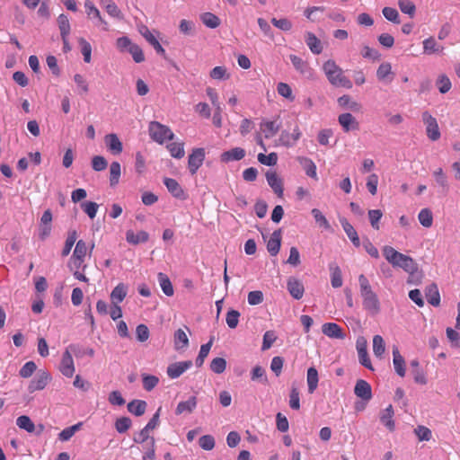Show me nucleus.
Here are the masks:
<instances>
[{"label":"nucleus","mask_w":460,"mask_h":460,"mask_svg":"<svg viewBox=\"0 0 460 460\" xmlns=\"http://www.w3.org/2000/svg\"><path fill=\"white\" fill-rule=\"evenodd\" d=\"M358 283L364 309L372 315L377 314L380 312V302L377 295L372 290L368 279L365 275L360 274Z\"/></svg>","instance_id":"nucleus-1"},{"label":"nucleus","mask_w":460,"mask_h":460,"mask_svg":"<svg viewBox=\"0 0 460 460\" xmlns=\"http://www.w3.org/2000/svg\"><path fill=\"white\" fill-rule=\"evenodd\" d=\"M323 70L329 83L335 87L351 89L352 82L344 75V71L332 59H329L323 65Z\"/></svg>","instance_id":"nucleus-2"},{"label":"nucleus","mask_w":460,"mask_h":460,"mask_svg":"<svg viewBox=\"0 0 460 460\" xmlns=\"http://www.w3.org/2000/svg\"><path fill=\"white\" fill-rule=\"evenodd\" d=\"M148 133L152 140L163 145L166 141H171L174 138V133L172 129L158 121H151L148 124Z\"/></svg>","instance_id":"nucleus-3"},{"label":"nucleus","mask_w":460,"mask_h":460,"mask_svg":"<svg viewBox=\"0 0 460 460\" xmlns=\"http://www.w3.org/2000/svg\"><path fill=\"white\" fill-rule=\"evenodd\" d=\"M75 346L70 345L62 355L59 370L66 377H72L75 373V365L70 350L75 353Z\"/></svg>","instance_id":"nucleus-4"},{"label":"nucleus","mask_w":460,"mask_h":460,"mask_svg":"<svg viewBox=\"0 0 460 460\" xmlns=\"http://www.w3.org/2000/svg\"><path fill=\"white\" fill-rule=\"evenodd\" d=\"M205 149L194 148L188 157V168L191 175L196 174L205 160Z\"/></svg>","instance_id":"nucleus-5"},{"label":"nucleus","mask_w":460,"mask_h":460,"mask_svg":"<svg viewBox=\"0 0 460 460\" xmlns=\"http://www.w3.org/2000/svg\"><path fill=\"white\" fill-rule=\"evenodd\" d=\"M422 120L426 125V132L428 137L432 141L439 139L440 131L437 119L428 111H424L422 113Z\"/></svg>","instance_id":"nucleus-6"},{"label":"nucleus","mask_w":460,"mask_h":460,"mask_svg":"<svg viewBox=\"0 0 460 460\" xmlns=\"http://www.w3.org/2000/svg\"><path fill=\"white\" fill-rule=\"evenodd\" d=\"M50 380L51 375L47 370L40 369L36 376L30 382L28 389L31 393L43 390Z\"/></svg>","instance_id":"nucleus-7"},{"label":"nucleus","mask_w":460,"mask_h":460,"mask_svg":"<svg viewBox=\"0 0 460 460\" xmlns=\"http://www.w3.org/2000/svg\"><path fill=\"white\" fill-rule=\"evenodd\" d=\"M88 247L86 243L83 240H79L76 243L75 251L72 255V263L75 267V269H80L83 267V270L86 268V265H83L84 261V258L87 254Z\"/></svg>","instance_id":"nucleus-8"},{"label":"nucleus","mask_w":460,"mask_h":460,"mask_svg":"<svg viewBox=\"0 0 460 460\" xmlns=\"http://www.w3.org/2000/svg\"><path fill=\"white\" fill-rule=\"evenodd\" d=\"M357 350L358 355L359 363L369 370H374L370 358L367 354V341L364 338H359L357 341Z\"/></svg>","instance_id":"nucleus-9"},{"label":"nucleus","mask_w":460,"mask_h":460,"mask_svg":"<svg viewBox=\"0 0 460 460\" xmlns=\"http://www.w3.org/2000/svg\"><path fill=\"white\" fill-rule=\"evenodd\" d=\"M192 367V361H180L170 364L167 367V375L170 378L175 379Z\"/></svg>","instance_id":"nucleus-10"},{"label":"nucleus","mask_w":460,"mask_h":460,"mask_svg":"<svg viewBox=\"0 0 460 460\" xmlns=\"http://www.w3.org/2000/svg\"><path fill=\"white\" fill-rule=\"evenodd\" d=\"M338 121L343 131L346 133L351 130L359 129V123L351 113L346 112L340 114L338 117Z\"/></svg>","instance_id":"nucleus-11"},{"label":"nucleus","mask_w":460,"mask_h":460,"mask_svg":"<svg viewBox=\"0 0 460 460\" xmlns=\"http://www.w3.org/2000/svg\"><path fill=\"white\" fill-rule=\"evenodd\" d=\"M287 288L293 298L299 300L303 297L305 288L298 279L294 277L289 278L287 282Z\"/></svg>","instance_id":"nucleus-12"},{"label":"nucleus","mask_w":460,"mask_h":460,"mask_svg":"<svg viewBox=\"0 0 460 460\" xmlns=\"http://www.w3.org/2000/svg\"><path fill=\"white\" fill-rule=\"evenodd\" d=\"M354 393L358 398H361L366 402L370 401L372 398V388L370 385L363 379L357 381L354 387Z\"/></svg>","instance_id":"nucleus-13"},{"label":"nucleus","mask_w":460,"mask_h":460,"mask_svg":"<svg viewBox=\"0 0 460 460\" xmlns=\"http://www.w3.org/2000/svg\"><path fill=\"white\" fill-rule=\"evenodd\" d=\"M246 155V152L242 147H234L230 150L225 151L220 155V160L223 163H229L232 161H240Z\"/></svg>","instance_id":"nucleus-14"},{"label":"nucleus","mask_w":460,"mask_h":460,"mask_svg":"<svg viewBox=\"0 0 460 460\" xmlns=\"http://www.w3.org/2000/svg\"><path fill=\"white\" fill-rule=\"evenodd\" d=\"M84 8L87 16L90 19L95 18L98 19L99 22L103 26L104 31H108V22L102 17L99 9L93 4V3L90 0H85Z\"/></svg>","instance_id":"nucleus-15"},{"label":"nucleus","mask_w":460,"mask_h":460,"mask_svg":"<svg viewBox=\"0 0 460 460\" xmlns=\"http://www.w3.org/2000/svg\"><path fill=\"white\" fill-rule=\"evenodd\" d=\"M268 184L272 188L274 192L281 198L283 196V183L276 172H268L266 173Z\"/></svg>","instance_id":"nucleus-16"},{"label":"nucleus","mask_w":460,"mask_h":460,"mask_svg":"<svg viewBox=\"0 0 460 460\" xmlns=\"http://www.w3.org/2000/svg\"><path fill=\"white\" fill-rule=\"evenodd\" d=\"M323 333L333 339H344L343 330L335 323H326L322 326Z\"/></svg>","instance_id":"nucleus-17"},{"label":"nucleus","mask_w":460,"mask_h":460,"mask_svg":"<svg viewBox=\"0 0 460 460\" xmlns=\"http://www.w3.org/2000/svg\"><path fill=\"white\" fill-rule=\"evenodd\" d=\"M108 150L113 155H119L123 150V146L116 134H109L104 138Z\"/></svg>","instance_id":"nucleus-18"},{"label":"nucleus","mask_w":460,"mask_h":460,"mask_svg":"<svg viewBox=\"0 0 460 460\" xmlns=\"http://www.w3.org/2000/svg\"><path fill=\"white\" fill-rule=\"evenodd\" d=\"M392 266L402 268L407 272H411L416 268L413 259L401 252L398 253V257Z\"/></svg>","instance_id":"nucleus-19"},{"label":"nucleus","mask_w":460,"mask_h":460,"mask_svg":"<svg viewBox=\"0 0 460 460\" xmlns=\"http://www.w3.org/2000/svg\"><path fill=\"white\" fill-rule=\"evenodd\" d=\"M281 246V230H276L272 233L267 243V250L270 255L276 256Z\"/></svg>","instance_id":"nucleus-20"},{"label":"nucleus","mask_w":460,"mask_h":460,"mask_svg":"<svg viewBox=\"0 0 460 460\" xmlns=\"http://www.w3.org/2000/svg\"><path fill=\"white\" fill-rule=\"evenodd\" d=\"M340 223L354 246L359 247L360 240L353 226L345 217L340 218Z\"/></svg>","instance_id":"nucleus-21"},{"label":"nucleus","mask_w":460,"mask_h":460,"mask_svg":"<svg viewBox=\"0 0 460 460\" xmlns=\"http://www.w3.org/2000/svg\"><path fill=\"white\" fill-rule=\"evenodd\" d=\"M142 36L146 40V41L153 46V48L155 49V51L162 55L165 56V49L163 48V46L160 44L156 37L149 31L147 27H144L140 31Z\"/></svg>","instance_id":"nucleus-22"},{"label":"nucleus","mask_w":460,"mask_h":460,"mask_svg":"<svg viewBox=\"0 0 460 460\" xmlns=\"http://www.w3.org/2000/svg\"><path fill=\"white\" fill-rule=\"evenodd\" d=\"M376 77L381 82H392L394 79V73L392 66L389 62H383L380 64L376 70Z\"/></svg>","instance_id":"nucleus-23"},{"label":"nucleus","mask_w":460,"mask_h":460,"mask_svg":"<svg viewBox=\"0 0 460 460\" xmlns=\"http://www.w3.org/2000/svg\"><path fill=\"white\" fill-rule=\"evenodd\" d=\"M337 102L340 107L349 109L354 112H360L362 110L361 104L354 101L349 94L339 97Z\"/></svg>","instance_id":"nucleus-24"},{"label":"nucleus","mask_w":460,"mask_h":460,"mask_svg":"<svg viewBox=\"0 0 460 460\" xmlns=\"http://www.w3.org/2000/svg\"><path fill=\"white\" fill-rule=\"evenodd\" d=\"M164 183L173 197L181 199H185L184 190L176 180L172 178H164Z\"/></svg>","instance_id":"nucleus-25"},{"label":"nucleus","mask_w":460,"mask_h":460,"mask_svg":"<svg viewBox=\"0 0 460 460\" xmlns=\"http://www.w3.org/2000/svg\"><path fill=\"white\" fill-rule=\"evenodd\" d=\"M393 364L396 374L401 377H403L406 373L405 360L396 347L393 349Z\"/></svg>","instance_id":"nucleus-26"},{"label":"nucleus","mask_w":460,"mask_h":460,"mask_svg":"<svg viewBox=\"0 0 460 460\" xmlns=\"http://www.w3.org/2000/svg\"><path fill=\"white\" fill-rule=\"evenodd\" d=\"M394 408L391 404H389L380 415L381 422L389 429V431H394L395 429V423L394 420Z\"/></svg>","instance_id":"nucleus-27"},{"label":"nucleus","mask_w":460,"mask_h":460,"mask_svg":"<svg viewBox=\"0 0 460 460\" xmlns=\"http://www.w3.org/2000/svg\"><path fill=\"white\" fill-rule=\"evenodd\" d=\"M297 161L305 172V174L314 180H318L316 165L312 159L305 156H298Z\"/></svg>","instance_id":"nucleus-28"},{"label":"nucleus","mask_w":460,"mask_h":460,"mask_svg":"<svg viewBox=\"0 0 460 460\" xmlns=\"http://www.w3.org/2000/svg\"><path fill=\"white\" fill-rule=\"evenodd\" d=\"M100 4L111 17L118 20H122L124 18L122 12L113 1L100 0Z\"/></svg>","instance_id":"nucleus-29"},{"label":"nucleus","mask_w":460,"mask_h":460,"mask_svg":"<svg viewBox=\"0 0 460 460\" xmlns=\"http://www.w3.org/2000/svg\"><path fill=\"white\" fill-rule=\"evenodd\" d=\"M411 367V374L415 383L420 385H426L428 380L425 372L421 369L418 359H413L410 363Z\"/></svg>","instance_id":"nucleus-30"},{"label":"nucleus","mask_w":460,"mask_h":460,"mask_svg":"<svg viewBox=\"0 0 460 460\" xmlns=\"http://www.w3.org/2000/svg\"><path fill=\"white\" fill-rule=\"evenodd\" d=\"M149 239V234L146 231H139L135 233L132 230H128L126 233V240L128 243L137 245L141 243H146Z\"/></svg>","instance_id":"nucleus-31"},{"label":"nucleus","mask_w":460,"mask_h":460,"mask_svg":"<svg viewBox=\"0 0 460 460\" xmlns=\"http://www.w3.org/2000/svg\"><path fill=\"white\" fill-rule=\"evenodd\" d=\"M128 288L124 283L118 284L111 293V301L112 305L121 303L127 296Z\"/></svg>","instance_id":"nucleus-32"},{"label":"nucleus","mask_w":460,"mask_h":460,"mask_svg":"<svg viewBox=\"0 0 460 460\" xmlns=\"http://www.w3.org/2000/svg\"><path fill=\"white\" fill-rule=\"evenodd\" d=\"M301 137V131L299 128L296 126L292 133H288L287 131H283L280 135L279 140L286 146H293Z\"/></svg>","instance_id":"nucleus-33"},{"label":"nucleus","mask_w":460,"mask_h":460,"mask_svg":"<svg viewBox=\"0 0 460 460\" xmlns=\"http://www.w3.org/2000/svg\"><path fill=\"white\" fill-rule=\"evenodd\" d=\"M197 406V398L195 396H191L188 401L180 402L176 407L175 413L177 415L182 413H190Z\"/></svg>","instance_id":"nucleus-34"},{"label":"nucleus","mask_w":460,"mask_h":460,"mask_svg":"<svg viewBox=\"0 0 460 460\" xmlns=\"http://www.w3.org/2000/svg\"><path fill=\"white\" fill-rule=\"evenodd\" d=\"M426 297L428 302L434 305L438 306L440 304V295L436 284L432 283L426 288Z\"/></svg>","instance_id":"nucleus-35"},{"label":"nucleus","mask_w":460,"mask_h":460,"mask_svg":"<svg viewBox=\"0 0 460 460\" xmlns=\"http://www.w3.org/2000/svg\"><path fill=\"white\" fill-rule=\"evenodd\" d=\"M290 61L294 67L301 74L308 75L312 74V68L309 66L308 63L304 61L301 58L296 55H291Z\"/></svg>","instance_id":"nucleus-36"},{"label":"nucleus","mask_w":460,"mask_h":460,"mask_svg":"<svg viewBox=\"0 0 460 460\" xmlns=\"http://www.w3.org/2000/svg\"><path fill=\"white\" fill-rule=\"evenodd\" d=\"M305 42L314 54H320L323 51L320 40L313 32L306 33Z\"/></svg>","instance_id":"nucleus-37"},{"label":"nucleus","mask_w":460,"mask_h":460,"mask_svg":"<svg viewBox=\"0 0 460 460\" xmlns=\"http://www.w3.org/2000/svg\"><path fill=\"white\" fill-rule=\"evenodd\" d=\"M175 349H182L189 346V338L182 329H178L173 336Z\"/></svg>","instance_id":"nucleus-38"},{"label":"nucleus","mask_w":460,"mask_h":460,"mask_svg":"<svg viewBox=\"0 0 460 460\" xmlns=\"http://www.w3.org/2000/svg\"><path fill=\"white\" fill-rule=\"evenodd\" d=\"M157 279H158V281H159V284H160V287H161L163 292L166 296H172L174 293V290H173L172 284L170 279L168 278V276L163 272H160L157 275Z\"/></svg>","instance_id":"nucleus-39"},{"label":"nucleus","mask_w":460,"mask_h":460,"mask_svg":"<svg viewBox=\"0 0 460 460\" xmlns=\"http://www.w3.org/2000/svg\"><path fill=\"white\" fill-rule=\"evenodd\" d=\"M444 48L438 45L433 37H429L423 41V51L426 54H434L442 52Z\"/></svg>","instance_id":"nucleus-40"},{"label":"nucleus","mask_w":460,"mask_h":460,"mask_svg":"<svg viewBox=\"0 0 460 460\" xmlns=\"http://www.w3.org/2000/svg\"><path fill=\"white\" fill-rule=\"evenodd\" d=\"M260 126L265 138L274 137L279 128V126L275 121H263Z\"/></svg>","instance_id":"nucleus-41"},{"label":"nucleus","mask_w":460,"mask_h":460,"mask_svg":"<svg viewBox=\"0 0 460 460\" xmlns=\"http://www.w3.org/2000/svg\"><path fill=\"white\" fill-rule=\"evenodd\" d=\"M306 381L308 385V392L313 394L318 386V372L314 367H309L307 369Z\"/></svg>","instance_id":"nucleus-42"},{"label":"nucleus","mask_w":460,"mask_h":460,"mask_svg":"<svg viewBox=\"0 0 460 460\" xmlns=\"http://www.w3.org/2000/svg\"><path fill=\"white\" fill-rule=\"evenodd\" d=\"M146 409V402L142 400H133L128 404V411L136 415L141 416L145 413Z\"/></svg>","instance_id":"nucleus-43"},{"label":"nucleus","mask_w":460,"mask_h":460,"mask_svg":"<svg viewBox=\"0 0 460 460\" xmlns=\"http://www.w3.org/2000/svg\"><path fill=\"white\" fill-rule=\"evenodd\" d=\"M166 148L170 152V155L177 159H181L184 156V143L183 142H172L166 146Z\"/></svg>","instance_id":"nucleus-44"},{"label":"nucleus","mask_w":460,"mask_h":460,"mask_svg":"<svg viewBox=\"0 0 460 460\" xmlns=\"http://www.w3.org/2000/svg\"><path fill=\"white\" fill-rule=\"evenodd\" d=\"M120 173V164L119 162H112L110 165V184L111 187H114L119 183Z\"/></svg>","instance_id":"nucleus-45"},{"label":"nucleus","mask_w":460,"mask_h":460,"mask_svg":"<svg viewBox=\"0 0 460 460\" xmlns=\"http://www.w3.org/2000/svg\"><path fill=\"white\" fill-rule=\"evenodd\" d=\"M418 219L420 225L426 228H429L433 224V215L429 208H422L418 215Z\"/></svg>","instance_id":"nucleus-46"},{"label":"nucleus","mask_w":460,"mask_h":460,"mask_svg":"<svg viewBox=\"0 0 460 460\" xmlns=\"http://www.w3.org/2000/svg\"><path fill=\"white\" fill-rule=\"evenodd\" d=\"M201 22L208 28L215 29L220 25V19L212 13H204L200 16Z\"/></svg>","instance_id":"nucleus-47"},{"label":"nucleus","mask_w":460,"mask_h":460,"mask_svg":"<svg viewBox=\"0 0 460 460\" xmlns=\"http://www.w3.org/2000/svg\"><path fill=\"white\" fill-rule=\"evenodd\" d=\"M385 351V343L382 336L373 337V353L376 358H381Z\"/></svg>","instance_id":"nucleus-48"},{"label":"nucleus","mask_w":460,"mask_h":460,"mask_svg":"<svg viewBox=\"0 0 460 460\" xmlns=\"http://www.w3.org/2000/svg\"><path fill=\"white\" fill-rule=\"evenodd\" d=\"M58 24L61 38L68 37L70 33V23L68 17L62 13L58 17Z\"/></svg>","instance_id":"nucleus-49"},{"label":"nucleus","mask_w":460,"mask_h":460,"mask_svg":"<svg viewBox=\"0 0 460 460\" xmlns=\"http://www.w3.org/2000/svg\"><path fill=\"white\" fill-rule=\"evenodd\" d=\"M81 427H82V422H78L73 426L64 429L58 434V439L63 442L69 440L75 435V433L81 429Z\"/></svg>","instance_id":"nucleus-50"},{"label":"nucleus","mask_w":460,"mask_h":460,"mask_svg":"<svg viewBox=\"0 0 460 460\" xmlns=\"http://www.w3.org/2000/svg\"><path fill=\"white\" fill-rule=\"evenodd\" d=\"M76 238H77V234H76L75 230H71L68 232V235L66 237L65 245H64V247L62 249V252H61V255L63 257H66L70 253L71 249L76 241Z\"/></svg>","instance_id":"nucleus-51"},{"label":"nucleus","mask_w":460,"mask_h":460,"mask_svg":"<svg viewBox=\"0 0 460 460\" xmlns=\"http://www.w3.org/2000/svg\"><path fill=\"white\" fill-rule=\"evenodd\" d=\"M16 425L22 429L26 430L29 433H32L35 430V425L32 420L26 415H22L17 418Z\"/></svg>","instance_id":"nucleus-52"},{"label":"nucleus","mask_w":460,"mask_h":460,"mask_svg":"<svg viewBox=\"0 0 460 460\" xmlns=\"http://www.w3.org/2000/svg\"><path fill=\"white\" fill-rule=\"evenodd\" d=\"M330 269H331V271H332V274H331L332 286L334 288H341L342 286V283H343L341 269L337 265L331 266Z\"/></svg>","instance_id":"nucleus-53"},{"label":"nucleus","mask_w":460,"mask_h":460,"mask_svg":"<svg viewBox=\"0 0 460 460\" xmlns=\"http://www.w3.org/2000/svg\"><path fill=\"white\" fill-rule=\"evenodd\" d=\"M433 176L436 182L443 189V190H448L447 178L442 168H438L433 172Z\"/></svg>","instance_id":"nucleus-54"},{"label":"nucleus","mask_w":460,"mask_h":460,"mask_svg":"<svg viewBox=\"0 0 460 460\" xmlns=\"http://www.w3.org/2000/svg\"><path fill=\"white\" fill-rule=\"evenodd\" d=\"M414 433L420 441H429L432 438L431 430L426 426H417L414 429Z\"/></svg>","instance_id":"nucleus-55"},{"label":"nucleus","mask_w":460,"mask_h":460,"mask_svg":"<svg viewBox=\"0 0 460 460\" xmlns=\"http://www.w3.org/2000/svg\"><path fill=\"white\" fill-rule=\"evenodd\" d=\"M315 222L326 230L331 228V225L325 216L318 208H313L311 211Z\"/></svg>","instance_id":"nucleus-56"},{"label":"nucleus","mask_w":460,"mask_h":460,"mask_svg":"<svg viewBox=\"0 0 460 460\" xmlns=\"http://www.w3.org/2000/svg\"><path fill=\"white\" fill-rule=\"evenodd\" d=\"M436 84L441 93H447L452 87L451 81L446 75H440L437 79Z\"/></svg>","instance_id":"nucleus-57"},{"label":"nucleus","mask_w":460,"mask_h":460,"mask_svg":"<svg viewBox=\"0 0 460 460\" xmlns=\"http://www.w3.org/2000/svg\"><path fill=\"white\" fill-rule=\"evenodd\" d=\"M289 406L291 409L298 411L300 409V397L298 388L292 385L289 394Z\"/></svg>","instance_id":"nucleus-58"},{"label":"nucleus","mask_w":460,"mask_h":460,"mask_svg":"<svg viewBox=\"0 0 460 460\" xmlns=\"http://www.w3.org/2000/svg\"><path fill=\"white\" fill-rule=\"evenodd\" d=\"M398 5L400 10L411 17L415 14L416 6L411 0H398Z\"/></svg>","instance_id":"nucleus-59"},{"label":"nucleus","mask_w":460,"mask_h":460,"mask_svg":"<svg viewBox=\"0 0 460 460\" xmlns=\"http://www.w3.org/2000/svg\"><path fill=\"white\" fill-rule=\"evenodd\" d=\"M277 91L279 95L282 97L293 102L295 100V96L293 94L291 87L286 83H279L277 85Z\"/></svg>","instance_id":"nucleus-60"},{"label":"nucleus","mask_w":460,"mask_h":460,"mask_svg":"<svg viewBox=\"0 0 460 460\" xmlns=\"http://www.w3.org/2000/svg\"><path fill=\"white\" fill-rule=\"evenodd\" d=\"M258 161L261 164L268 165V166H273L278 162V155L274 152H272L269 155H264L262 153H260L258 155Z\"/></svg>","instance_id":"nucleus-61"},{"label":"nucleus","mask_w":460,"mask_h":460,"mask_svg":"<svg viewBox=\"0 0 460 460\" xmlns=\"http://www.w3.org/2000/svg\"><path fill=\"white\" fill-rule=\"evenodd\" d=\"M37 366L34 361L26 362L19 371V375L22 378H29L36 371Z\"/></svg>","instance_id":"nucleus-62"},{"label":"nucleus","mask_w":460,"mask_h":460,"mask_svg":"<svg viewBox=\"0 0 460 460\" xmlns=\"http://www.w3.org/2000/svg\"><path fill=\"white\" fill-rule=\"evenodd\" d=\"M240 313L236 310H229L226 314V322L229 328L234 329L239 323Z\"/></svg>","instance_id":"nucleus-63"},{"label":"nucleus","mask_w":460,"mask_h":460,"mask_svg":"<svg viewBox=\"0 0 460 460\" xmlns=\"http://www.w3.org/2000/svg\"><path fill=\"white\" fill-rule=\"evenodd\" d=\"M179 30L183 35H192L195 31V24L190 20L182 19L179 24Z\"/></svg>","instance_id":"nucleus-64"}]
</instances>
